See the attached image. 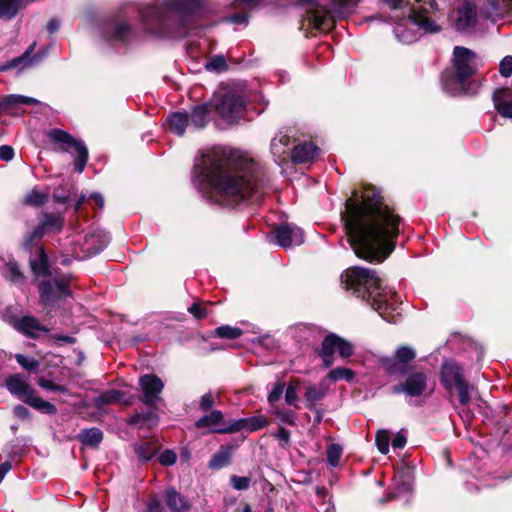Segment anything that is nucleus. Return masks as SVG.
I'll use <instances>...</instances> for the list:
<instances>
[{"label":"nucleus","mask_w":512,"mask_h":512,"mask_svg":"<svg viewBox=\"0 0 512 512\" xmlns=\"http://www.w3.org/2000/svg\"><path fill=\"white\" fill-rule=\"evenodd\" d=\"M343 453V448L339 444H331L327 448V461L328 463L336 467L339 464L340 458Z\"/></svg>","instance_id":"obj_40"},{"label":"nucleus","mask_w":512,"mask_h":512,"mask_svg":"<svg viewBox=\"0 0 512 512\" xmlns=\"http://www.w3.org/2000/svg\"><path fill=\"white\" fill-rule=\"evenodd\" d=\"M78 438L84 445L97 447L103 439V433L98 428L84 429Z\"/></svg>","instance_id":"obj_33"},{"label":"nucleus","mask_w":512,"mask_h":512,"mask_svg":"<svg viewBox=\"0 0 512 512\" xmlns=\"http://www.w3.org/2000/svg\"><path fill=\"white\" fill-rule=\"evenodd\" d=\"M188 311L196 318V319H204L208 316V310L206 307L201 306L198 303L192 304Z\"/></svg>","instance_id":"obj_53"},{"label":"nucleus","mask_w":512,"mask_h":512,"mask_svg":"<svg viewBox=\"0 0 512 512\" xmlns=\"http://www.w3.org/2000/svg\"><path fill=\"white\" fill-rule=\"evenodd\" d=\"M409 17L399 21L394 26L396 38L404 43L415 42L421 34H435L441 31V26L433 13L438 10L435 0H414L410 2Z\"/></svg>","instance_id":"obj_5"},{"label":"nucleus","mask_w":512,"mask_h":512,"mask_svg":"<svg viewBox=\"0 0 512 512\" xmlns=\"http://www.w3.org/2000/svg\"><path fill=\"white\" fill-rule=\"evenodd\" d=\"M283 391L284 385L282 383H277L268 395L269 403L273 405L277 402L281 398Z\"/></svg>","instance_id":"obj_57"},{"label":"nucleus","mask_w":512,"mask_h":512,"mask_svg":"<svg viewBox=\"0 0 512 512\" xmlns=\"http://www.w3.org/2000/svg\"><path fill=\"white\" fill-rule=\"evenodd\" d=\"M298 400L297 386L290 383L286 389L285 401L288 405H294Z\"/></svg>","instance_id":"obj_54"},{"label":"nucleus","mask_w":512,"mask_h":512,"mask_svg":"<svg viewBox=\"0 0 512 512\" xmlns=\"http://www.w3.org/2000/svg\"><path fill=\"white\" fill-rule=\"evenodd\" d=\"M38 385L46 390L50 391H62V387L54 384L52 381L45 379V378H39L37 381Z\"/></svg>","instance_id":"obj_59"},{"label":"nucleus","mask_w":512,"mask_h":512,"mask_svg":"<svg viewBox=\"0 0 512 512\" xmlns=\"http://www.w3.org/2000/svg\"><path fill=\"white\" fill-rule=\"evenodd\" d=\"M499 73L503 77H510L512 75V56H505L499 65Z\"/></svg>","instance_id":"obj_50"},{"label":"nucleus","mask_w":512,"mask_h":512,"mask_svg":"<svg viewBox=\"0 0 512 512\" xmlns=\"http://www.w3.org/2000/svg\"><path fill=\"white\" fill-rule=\"evenodd\" d=\"M337 343H339L338 336L335 334L327 335L321 345L320 352L325 355H332L337 351Z\"/></svg>","instance_id":"obj_39"},{"label":"nucleus","mask_w":512,"mask_h":512,"mask_svg":"<svg viewBox=\"0 0 512 512\" xmlns=\"http://www.w3.org/2000/svg\"><path fill=\"white\" fill-rule=\"evenodd\" d=\"M164 500L173 512H188L190 509L187 499L178 493L174 488H169L164 492Z\"/></svg>","instance_id":"obj_27"},{"label":"nucleus","mask_w":512,"mask_h":512,"mask_svg":"<svg viewBox=\"0 0 512 512\" xmlns=\"http://www.w3.org/2000/svg\"><path fill=\"white\" fill-rule=\"evenodd\" d=\"M441 379L448 389L455 387L464 381L461 368L453 362H446L441 369Z\"/></svg>","instance_id":"obj_23"},{"label":"nucleus","mask_w":512,"mask_h":512,"mask_svg":"<svg viewBox=\"0 0 512 512\" xmlns=\"http://www.w3.org/2000/svg\"><path fill=\"white\" fill-rule=\"evenodd\" d=\"M14 414L17 418L26 420L30 418L29 410L23 405H17L14 407Z\"/></svg>","instance_id":"obj_61"},{"label":"nucleus","mask_w":512,"mask_h":512,"mask_svg":"<svg viewBox=\"0 0 512 512\" xmlns=\"http://www.w3.org/2000/svg\"><path fill=\"white\" fill-rule=\"evenodd\" d=\"M48 200V195L33 189L30 191L24 198V203L29 206H41L45 204Z\"/></svg>","instance_id":"obj_36"},{"label":"nucleus","mask_w":512,"mask_h":512,"mask_svg":"<svg viewBox=\"0 0 512 512\" xmlns=\"http://www.w3.org/2000/svg\"><path fill=\"white\" fill-rule=\"evenodd\" d=\"M204 184V196L219 205L234 207L241 202L259 203L265 194L262 169L240 151L215 147L204 153L195 166Z\"/></svg>","instance_id":"obj_1"},{"label":"nucleus","mask_w":512,"mask_h":512,"mask_svg":"<svg viewBox=\"0 0 512 512\" xmlns=\"http://www.w3.org/2000/svg\"><path fill=\"white\" fill-rule=\"evenodd\" d=\"M169 7L173 8L163 15L158 7L149 6L141 12L145 29L159 36L181 38L187 34L184 27L189 14L194 13L198 7L197 0H170Z\"/></svg>","instance_id":"obj_4"},{"label":"nucleus","mask_w":512,"mask_h":512,"mask_svg":"<svg viewBox=\"0 0 512 512\" xmlns=\"http://www.w3.org/2000/svg\"><path fill=\"white\" fill-rule=\"evenodd\" d=\"M163 506L161 505V502L157 498H153L148 502L147 510L146 512H162Z\"/></svg>","instance_id":"obj_62"},{"label":"nucleus","mask_w":512,"mask_h":512,"mask_svg":"<svg viewBox=\"0 0 512 512\" xmlns=\"http://www.w3.org/2000/svg\"><path fill=\"white\" fill-rule=\"evenodd\" d=\"M337 352L342 358H348L353 355L354 349L351 343L338 336Z\"/></svg>","instance_id":"obj_48"},{"label":"nucleus","mask_w":512,"mask_h":512,"mask_svg":"<svg viewBox=\"0 0 512 512\" xmlns=\"http://www.w3.org/2000/svg\"><path fill=\"white\" fill-rule=\"evenodd\" d=\"M64 220L60 215L44 214L40 219L38 226L32 231L25 245H32L33 240L40 239L45 234L60 232L63 228Z\"/></svg>","instance_id":"obj_14"},{"label":"nucleus","mask_w":512,"mask_h":512,"mask_svg":"<svg viewBox=\"0 0 512 512\" xmlns=\"http://www.w3.org/2000/svg\"><path fill=\"white\" fill-rule=\"evenodd\" d=\"M273 414L280 420V422L284 424L291 426L296 425L295 413L291 410H281L278 408H274Z\"/></svg>","instance_id":"obj_43"},{"label":"nucleus","mask_w":512,"mask_h":512,"mask_svg":"<svg viewBox=\"0 0 512 512\" xmlns=\"http://www.w3.org/2000/svg\"><path fill=\"white\" fill-rule=\"evenodd\" d=\"M136 452L139 458L144 461H147L152 458L155 453V449L151 447L149 444L139 445L136 448Z\"/></svg>","instance_id":"obj_51"},{"label":"nucleus","mask_w":512,"mask_h":512,"mask_svg":"<svg viewBox=\"0 0 512 512\" xmlns=\"http://www.w3.org/2000/svg\"><path fill=\"white\" fill-rule=\"evenodd\" d=\"M493 101L495 108L501 116L512 118V90H496L493 94Z\"/></svg>","instance_id":"obj_22"},{"label":"nucleus","mask_w":512,"mask_h":512,"mask_svg":"<svg viewBox=\"0 0 512 512\" xmlns=\"http://www.w3.org/2000/svg\"><path fill=\"white\" fill-rule=\"evenodd\" d=\"M291 139L288 135L279 134L271 141V152L279 160L285 159L289 155Z\"/></svg>","instance_id":"obj_29"},{"label":"nucleus","mask_w":512,"mask_h":512,"mask_svg":"<svg viewBox=\"0 0 512 512\" xmlns=\"http://www.w3.org/2000/svg\"><path fill=\"white\" fill-rule=\"evenodd\" d=\"M428 387V377L422 371H414L409 373L405 380L392 387L394 394H405L408 397L423 396Z\"/></svg>","instance_id":"obj_12"},{"label":"nucleus","mask_w":512,"mask_h":512,"mask_svg":"<svg viewBox=\"0 0 512 512\" xmlns=\"http://www.w3.org/2000/svg\"><path fill=\"white\" fill-rule=\"evenodd\" d=\"M376 446L381 454L386 455L389 452L390 434L386 430L379 431L376 434Z\"/></svg>","instance_id":"obj_41"},{"label":"nucleus","mask_w":512,"mask_h":512,"mask_svg":"<svg viewBox=\"0 0 512 512\" xmlns=\"http://www.w3.org/2000/svg\"><path fill=\"white\" fill-rule=\"evenodd\" d=\"M15 327L18 331L30 338H38L41 333L48 332V330L32 316H23L16 320Z\"/></svg>","instance_id":"obj_20"},{"label":"nucleus","mask_w":512,"mask_h":512,"mask_svg":"<svg viewBox=\"0 0 512 512\" xmlns=\"http://www.w3.org/2000/svg\"><path fill=\"white\" fill-rule=\"evenodd\" d=\"M40 300L44 305H52L63 296L70 295L67 284L63 280H55L51 283L49 280H43L39 283Z\"/></svg>","instance_id":"obj_15"},{"label":"nucleus","mask_w":512,"mask_h":512,"mask_svg":"<svg viewBox=\"0 0 512 512\" xmlns=\"http://www.w3.org/2000/svg\"><path fill=\"white\" fill-rule=\"evenodd\" d=\"M277 244L282 248L301 245L304 241V234L301 228L293 224H283L275 229Z\"/></svg>","instance_id":"obj_16"},{"label":"nucleus","mask_w":512,"mask_h":512,"mask_svg":"<svg viewBox=\"0 0 512 512\" xmlns=\"http://www.w3.org/2000/svg\"><path fill=\"white\" fill-rule=\"evenodd\" d=\"M14 157V150L11 146L2 145L0 146V159L4 161H10Z\"/></svg>","instance_id":"obj_60"},{"label":"nucleus","mask_w":512,"mask_h":512,"mask_svg":"<svg viewBox=\"0 0 512 512\" xmlns=\"http://www.w3.org/2000/svg\"><path fill=\"white\" fill-rule=\"evenodd\" d=\"M206 68L210 71H224L227 69V64L224 56L218 55L213 57L206 64Z\"/></svg>","instance_id":"obj_46"},{"label":"nucleus","mask_w":512,"mask_h":512,"mask_svg":"<svg viewBox=\"0 0 512 512\" xmlns=\"http://www.w3.org/2000/svg\"><path fill=\"white\" fill-rule=\"evenodd\" d=\"M452 64L454 77L451 83L443 78V87L451 94L460 93L468 79L477 71V55L474 51L456 46L453 50Z\"/></svg>","instance_id":"obj_7"},{"label":"nucleus","mask_w":512,"mask_h":512,"mask_svg":"<svg viewBox=\"0 0 512 512\" xmlns=\"http://www.w3.org/2000/svg\"><path fill=\"white\" fill-rule=\"evenodd\" d=\"M130 32V27L126 23H119L113 28L112 37L119 41L126 42L129 38Z\"/></svg>","instance_id":"obj_44"},{"label":"nucleus","mask_w":512,"mask_h":512,"mask_svg":"<svg viewBox=\"0 0 512 512\" xmlns=\"http://www.w3.org/2000/svg\"><path fill=\"white\" fill-rule=\"evenodd\" d=\"M139 384L144 396L143 401L146 405L154 404L164 387L162 380L156 375L151 374L140 377Z\"/></svg>","instance_id":"obj_18"},{"label":"nucleus","mask_w":512,"mask_h":512,"mask_svg":"<svg viewBox=\"0 0 512 512\" xmlns=\"http://www.w3.org/2000/svg\"><path fill=\"white\" fill-rule=\"evenodd\" d=\"M15 358L19 365L28 371L36 370L39 367V362L34 358L22 354H16Z\"/></svg>","instance_id":"obj_45"},{"label":"nucleus","mask_w":512,"mask_h":512,"mask_svg":"<svg viewBox=\"0 0 512 512\" xmlns=\"http://www.w3.org/2000/svg\"><path fill=\"white\" fill-rule=\"evenodd\" d=\"M22 7L23 0H0V19H13Z\"/></svg>","instance_id":"obj_30"},{"label":"nucleus","mask_w":512,"mask_h":512,"mask_svg":"<svg viewBox=\"0 0 512 512\" xmlns=\"http://www.w3.org/2000/svg\"><path fill=\"white\" fill-rule=\"evenodd\" d=\"M48 138L57 144H60V149L64 152H70L74 148L77 152L75 159V169L78 173H82L88 161V149L83 141L75 139L70 133L61 129H51Z\"/></svg>","instance_id":"obj_10"},{"label":"nucleus","mask_w":512,"mask_h":512,"mask_svg":"<svg viewBox=\"0 0 512 512\" xmlns=\"http://www.w3.org/2000/svg\"><path fill=\"white\" fill-rule=\"evenodd\" d=\"M455 388L458 391L460 403L462 405H467L471 400L470 391L474 389L473 386H469L468 383L464 380L460 384L456 385Z\"/></svg>","instance_id":"obj_42"},{"label":"nucleus","mask_w":512,"mask_h":512,"mask_svg":"<svg viewBox=\"0 0 512 512\" xmlns=\"http://www.w3.org/2000/svg\"><path fill=\"white\" fill-rule=\"evenodd\" d=\"M40 102L32 97L22 95H7L0 98V113H7L10 115H19L23 111L20 109L21 105H34Z\"/></svg>","instance_id":"obj_19"},{"label":"nucleus","mask_w":512,"mask_h":512,"mask_svg":"<svg viewBox=\"0 0 512 512\" xmlns=\"http://www.w3.org/2000/svg\"><path fill=\"white\" fill-rule=\"evenodd\" d=\"M319 152V148L312 143H302L293 148L291 158L295 163H306L313 161Z\"/></svg>","instance_id":"obj_25"},{"label":"nucleus","mask_w":512,"mask_h":512,"mask_svg":"<svg viewBox=\"0 0 512 512\" xmlns=\"http://www.w3.org/2000/svg\"><path fill=\"white\" fill-rule=\"evenodd\" d=\"M242 330L238 327L223 325L215 330V334L220 338L237 339L242 335Z\"/></svg>","instance_id":"obj_38"},{"label":"nucleus","mask_w":512,"mask_h":512,"mask_svg":"<svg viewBox=\"0 0 512 512\" xmlns=\"http://www.w3.org/2000/svg\"><path fill=\"white\" fill-rule=\"evenodd\" d=\"M309 8L303 17V21L314 29L327 32L334 26V18L345 16L357 4L359 0H329V8L320 5L315 0H299Z\"/></svg>","instance_id":"obj_6"},{"label":"nucleus","mask_w":512,"mask_h":512,"mask_svg":"<svg viewBox=\"0 0 512 512\" xmlns=\"http://www.w3.org/2000/svg\"><path fill=\"white\" fill-rule=\"evenodd\" d=\"M169 130L179 136L184 135L186 128L190 125L189 115L186 112H175L167 119Z\"/></svg>","instance_id":"obj_28"},{"label":"nucleus","mask_w":512,"mask_h":512,"mask_svg":"<svg viewBox=\"0 0 512 512\" xmlns=\"http://www.w3.org/2000/svg\"><path fill=\"white\" fill-rule=\"evenodd\" d=\"M215 395L212 392L205 393L199 402V408L201 411H209L215 404Z\"/></svg>","instance_id":"obj_49"},{"label":"nucleus","mask_w":512,"mask_h":512,"mask_svg":"<svg viewBox=\"0 0 512 512\" xmlns=\"http://www.w3.org/2000/svg\"><path fill=\"white\" fill-rule=\"evenodd\" d=\"M230 482L236 490H247L250 487L251 479L245 476L232 475Z\"/></svg>","instance_id":"obj_47"},{"label":"nucleus","mask_w":512,"mask_h":512,"mask_svg":"<svg viewBox=\"0 0 512 512\" xmlns=\"http://www.w3.org/2000/svg\"><path fill=\"white\" fill-rule=\"evenodd\" d=\"M195 426L199 429L207 428L210 432L229 434L233 431H226L233 427V421H226L220 410H212L210 414L200 417Z\"/></svg>","instance_id":"obj_13"},{"label":"nucleus","mask_w":512,"mask_h":512,"mask_svg":"<svg viewBox=\"0 0 512 512\" xmlns=\"http://www.w3.org/2000/svg\"><path fill=\"white\" fill-rule=\"evenodd\" d=\"M324 396V392L318 389L316 386H309L306 390V397L312 402L321 400Z\"/></svg>","instance_id":"obj_56"},{"label":"nucleus","mask_w":512,"mask_h":512,"mask_svg":"<svg viewBox=\"0 0 512 512\" xmlns=\"http://www.w3.org/2000/svg\"><path fill=\"white\" fill-rule=\"evenodd\" d=\"M268 420L263 415L252 416L248 418H241L233 421V427L228 431L239 432L247 430L249 432L258 431L268 425Z\"/></svg>","instance_id":"obj_21"},{"label":"nucleus","mask_w":512,"mask_h":512,"mask_svg":"<svg viewBox=\"0 0 512 512\" xmlns=\"http://www.w3.org/2000/svg\"><path fill=\"white\" fill-rule=\"evenodd\" d=\"M230 452L221 450L217 452L209 462V467L212 469L222 468L230 463Z\"/></svg>","instance_id":"obj_37"},{"label":"nucleus","mask_w":512,"mask_h":512,"mask_svg":"<svg viewBox=\"0 0 512 512\" xmlns=\"http://www.w3.org/2000/svg\"><path fill=\"white\" fill-rule=\"evenodd\" d=\"M341 280L345 289L367 300L385 321L397 323L401 319L399 297L391 288L381 286V280L374 270L351 267L341 275Z\"/></svg>","instance_id":"obj_3"},{"label":"nucleus","mask_w":512,"mask_h":512,"mask_svg":"<svg viewBox=\"0 0 512 512\" xmlns=\"http://www.w3.org/2000/svg\"><path fill=\"white\" fill-rule=\"evenodd\" d=\"M343 215L348 242L357 257L370 262H382L394 250L400 232V217L382 201L374 187H365L345 203Z\"/></svg>","instance_id":"obj_2"},{"label":"nucleus","mask_w":512,"mask_h":512,"mask_svg":"<svg viewBox=\"0 0 512 512\" xmlns=\"http://www.w3.org/2000/svg\"><path fill=\"white\" fill-rule=\"evenodd\" d=\"M454 28L459 32H468L476 24V8L473 4L465 2L460 6L453 17Z\"/></svg>","instance_id":"obj_17"},{"label":"nucleus","mask_w":512,"mask_h":512,"mask_svg":"<svg viewBox=\"0 0 512 512\" xmlns=\"http://www.w3.org/2000/svg\"><path fill=\"white\" fill-rule=\"evenodd\" d=\"M6 268H7V271L5 274L6 279H8L10 282H12L16 285L23 284L25 277H24L23 273L21 272L18 264L15 261H9L6 264Z\"/></svg>","instance_id":"obj_34"},{"label":"nucleus","mask_w":512,"mask_h":512,"mask_svg":"<svg viewBox=\"0 0 512 512\" xmlns=\"http://www.w3.org/2000/svg\"><path fill=\"white\" fill-rule=\"evenodd\" d=\"M273 436L279 440L282 447H286L290 443V432L283 427H280Z\"/></svg>","instance_id":"obj_55"},{"label":"nucleus","mask_w":512,"mask_h":512,"mask_svg":"<svg viewBox=\"0 0 512 512\" xmlns=\"http://www.w3.org/2000/svg\"><path fill=\"white\" fill-rule=\"evenodd\" d=\"M124 392L120 390H107L103 393H101L98 397L95 398V404L98 407H101L103 405L113 404V403H124L128 404L129 401L124 400Z\"/></svg>","instance_id":"obj_31"},{"label":"nucleus","mask_w":512,"mask_h":512,"mask_svg":"<svg viewBox=\"0 0 512 512\" xmlns=\"http://www.w3.org/2000/svg\"><path fill=\"white\" fill-rule=\"evenodd\" d=\"M6 387L12 395L42 413L54 415L57 412L55 405L35 395V391L28 380L21 374L9 376L6 379Z\"/></svg>","instance_id":"obj_8"},{"label":"nucleus","mask_w":512,"mask_h":512,"mask_svg":"<svg viewBox=\"0 0 512 512\" xmlns=\"http://www.w3.org/2000/svg\"><path fill=\"white\" fill-rule=\"evenodd\" d=\"M229 21L235 24H243L247 21V15L242 13L234 14L229 18Z\"/></svg>","instance_id":"obj_64"},{"label":"nucleus","mask_w":512,"mask_h":512,"mask_svg":"<svg viewBox=\"0 0 512 512\" xmlns=\"http://www.w3.org/2000/svg\"><path fill=\"white\" fill-rule=\"evenodd\" d=\"M213 110L211 102L195 106L189 116V123L195 129L204 128L210 121V112Z\"/></svg>","instance_id":"obj_26"},{"label":"nucleus","mask_w":512,"mask_h":512,"mask_svg":"<svg viewBox=\"0 0 512 512\" xmlns=\"http://www.w3.org/2000/svg\"><path fill=\"white\" fill-rule=\"evenodd\" d=\"M211 106L219 117L232 122L241 116L245 108V100L236 91L220 87L213 95Z\"/></svg>","instance_id":"obj_9"},{"label":"nucleus","mask_w":512,"mask_h":512,"mask_svg":"<svg viewBox=\"0 0 512 512\" xmlns=\"http://www.w3.org/2000/svg\"><path fill=\"white\" fill-rule=\"evenodd\" d=\"M35 44L31 45L30 48L21 56L18 58L13 59L8 67H17L22 62H31V59L29 58L30 53L33 51Z\"/></svg>","instance_id":"obj_58"},{"label":"nucleus","mask_w":512,"mask_h":512,"mask_svg":"<svg viewBox=\"0 0 512 512\" xmlns=\"http://www.w3.org/2000/svg\"><path fill=\"white\" fill-rule=\"evenodd\" d=\"M354 376L355 373L353 370L344 367H337L335 369H332L328 374V378L334 382L339 380H346L350 382L351 380H353Z\"/></svg>","instance_id":"obj_35"},{"label":"nucleus","mask_w":512,"mask_h":512,"mask_svg":"<svg viewBox=\"0 0 512 512\" xmlns=\"http://www.w3.org/2000/svg\"><path fill=\"white\" fill-rule=\"evenodd\" d=\"M406 442L405 435L399 432L392 440V447L394 449H402L406 445Z\"/></svg>","instance_id":"obj_63"},{"label":"nucleus","mask_w":512,"mask_h":512,"mask_svg":"<svg viewBox=\"0 0 512 512\" xmlns=\"http://www.w3.org/2000/svg\"><path fill=\"white\" fill-rule=\"evenodd\" d=\"M30 266L33 273L36 276H49V264H48V256L45 253L43 248L39 249V255L36 259L30 260Z\"/></svg>","instance_id":"obj_32"},{"label":"nucleus","mask_w":512,"mask_h":512,"mask_svg":"<svg viewBox=\"0 0 512 512\" xmlns=\"http://www.w3.org/2000/svg\"><path fill=\"white\" fill-rule=\"evenodd\" d=\"M416 352L409 346L397 348L393 357L381 359V364L390 375H404L409 370V364L415 359Z\"/></svg>","instance_id":"obj_11"},{"label":"nucleus","mask_w":512,"mask_h":512,"mask_svg":"<svg viewBox=\"0 0 512 512\" xmlns=\"http://www.w3.org/2000/svg\"><path fill=\"white\" fill-rule=\"evenodd\" d=\"M177 460L176 453L172 450H164L159 455V462L164 466H171Z\"/></svg>","instance_id":"obj_52"},{"label":"nucleus","mask_w":512,"mask_h":512,"mask_svg":"<svg viewBox=\"0 0 512 512\" xmlns=\"http://www.w3.org/2000/svg\"><path fill=\"white\" fill-rule=\"evenodd\" d=\"M109 243V237L106 233L98 231L93 232L85 237L84 250L89 255L100 253Z\"/></svg>","instance_id":"obj_24"}]
</instances>
